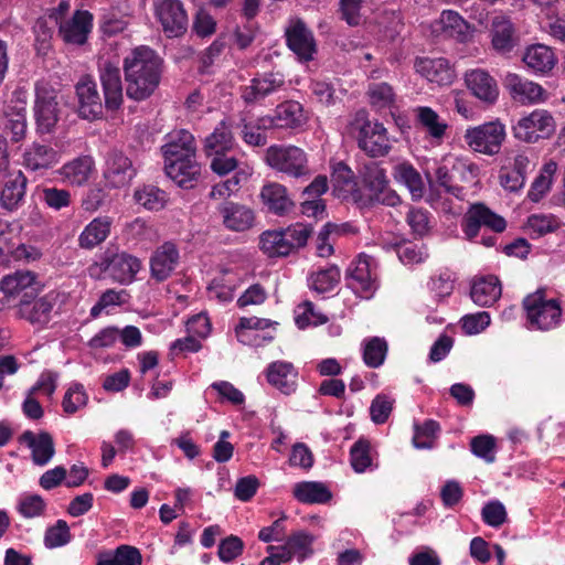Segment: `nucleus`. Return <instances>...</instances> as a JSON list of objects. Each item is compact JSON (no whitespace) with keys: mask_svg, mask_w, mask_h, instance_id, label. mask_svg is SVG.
Masks as SVG:
<instances>
[{"mask_svg":"<svg viewBox=\"0 0 565 565\" xmlns=\"http://www.w3.org/2000/svg\"><path fill=\"white\" fill-rule=\"evenodd\" d=\"M98 76L103 88L104 102L97 83L89 74L82 75L75 84L76 114L87 121L99 120L104 109L110 113L119 110L124 104V87L120 68L106 61L98 66Z\"/></svg>","mask_w":565,"mask_h":565,"instance_id":"nucleus-1","label":"nucleus"},{"mask_svg":"<svg viewBox=\"0 0 565 565\" xmlns=\"http://www.w3.org/2000/svg\"><path fill=\"white\" fill-rule=\"evenodd\" d=\"M126 95L135 102L151 97L160 85L163 60L151 47L140 45L124 57Z\"/></svg>","mask_w":565,"mask_h":565,"instance_id":"nucleus-2","label":"nucleus"},{"mask_svg":"<svg viewBox=\"0 0 565 565\" xmlns=\"http://www.w3.org/2000/svg\"><path fill=\"white\" fill-rule=\"evenodd\" d=\"M386 170L379 162L365 163L362 171V188L352 190V199L361 209L375 205L396 206L401 199L388 185Z\"/></svg>","mask_w":565,"mask_h":565,"instance_id":"nucleus-3","label":"nucleus"},{"mask_svg":"<svg viewBox=\"0 0 565 565\" xmlns=\"http://www.w3.org/2000/svg\"><path fill=\"white\" fill-rule=\"evenodd\" d=\"M142 268L139 257L120 249L117 245H109L98 255V259L88 267L90 277L106 275L119 285L128 286L137 279Z\"/></svg>","mask_w":565,"mask_h":565,"instance_id":"nucleus-4","label":"nucleus"},{"mask_svg":"<svg viewBox=\"0 0 565 565\" xmlns=\"http://www.w3.org/2000/svg\"><path fill=\"white\" fill-rule=\"evenodd\" d=\"M529 322L537 330L548 331L562 321V307L558 299H546L545 289L540 288L522 301Z\"/></svg>","mask_w":565,"mask_h":565,"instance_id":"nucleus-5","label":"nucleus"},{"mask_svg":"<svg viewBox=\"0 0 565 565\" xmlns=\"http://www.w3.org/2000/svg\"><path fill=\"white\" fill-rule=\"evenodd\" d=\"M266 163L292 178L310 175L307 153L296 146L273 145L265 153Z\"/></svg>","mask_w":565,"mask_h":565,"instance_id":"nucleus-6","label":"nucleus"},{"mask_svg":"<svg viewBox=\"0 0 565 565\" xmlns=\"http://www.w3.org/2000/svg\"><path fill=\"white\" fill-rule=\"evenodd\" d=\"M555 120L546 109H534L522 116L513 126V137L526 143H535L547 139L555 132Z\"/></svg>","mask_w":565,"mask_h":565,"instance_id":"nucleus-7","label":"nucleus"},{"mask_svg":"<svg viewBox=\"0 0 565 565\" xmlns=\"http://www.w3.org/2000/svg\"><path fill=\"white\" fill-rule=\"evenodd\" d=\"M355 122L359 127L358 146L371 158L385 157L391 150L387 130L382 122L370 121L364 110L358 111Z\"/></svg>","mask_w":565,"mask_h":565,"instance_id":"nucleus-8","label":"nucleus"},{"mask_svg":"<svg viewBox=\"0 0 565 565\" xmlns=\"http://www.w3.org/2000/svg\"><path fill=\"white\" fill-rule=\"evenodd\" d=\"M504 139L505 127L499 119L468 128L465 134L468 146L487 156L499 153Z\"/></svg>","mask_w":565,"mask_h":565,"instance_id":"nucleus-9","label":"nucleus"},{"mask_svg":"<svg viewBox=\"0 0 565 565\" xmlns=\"http://www.w3.org/2000/svg\"><path fill=\"white\" fill-rule=\"evenodd\" d=\"M306 122L303 106L297 100H285L275 107L273 114L257 118V129L298 130Z\"/></svg>","mask_w":565,"mask_h":565,"instance_id":"nucleus-10","label":"nucleus"},{"mask_svg":"<svg viewBox=\"0 0 565 565\" xmlns=\"http://www.w3.org/2000/svg\"><path fill=\"white\" fill-rule=\"evenodd\" d=\"M137 175L132 160L121 150L111 149L105 157L103 178L109 189L129 186Z\"/></svg>","mask_w":565,"mask_h":565,"instance_id":"nucleus-11","label":"nucleus"},{"mask_svg":"<svg viewBox=\"0 0 565 565\" xmlns=\"http://www.w3.org/2000/svg\"><path fill=\"white\" fill-rule=\"evenodd\" d=\"M154 15L167 38H180L189 28V18L180 0H159L154 4Z\"/></svg>","mask_w":565,"mask_h":565,"instance_id":"nucleus-12","label":"nucleus"},{"mask_svg":"<svg viewBox=\"0 0 565 565\" xmlns=\"http://www.w3.org/2000/svg\"><path fill=\"white\" fill-rule=\"evenodd\" d=\"M33 114L38 134L45 135L54 131L60 120V108L53 89L36 86Z\"/></svg>","mask_w":565,"mask_h":565,"instance_id":"nucleus-13","label":"nucleus"},{"mask_svg":"<svg viewBox=\"0 0 565 565\" xmlns=\"http://www.w3.org/2000/svg\"><path fill=\"white\" fill-rule=\"evenodd\" d=\"M372 258L365 254L359 255L345 271V285L358 297L370 299L377 289V282L371 269Z\"/></svg>","mask_w":565,"mask_h":565,"instance_id":"nucleus-14","label":"nucleus"},{"mask_svg":"<svg viewBox=\"0 0 565 565\" xmlns=\"http://www.w3.org/2000/svg\"><path fill=\"white\" fill-rule=\"evenodd\" d=\"M461 226L466 236L472 239L478 236L481 226H486L495 233H502L507 228V221L484 203L479 202L468 209Z\"/></svg>","mask_w":565,"mask_h":565,"instance_id":"nucleus-15","label":"nucleus"},{"mask_svg":"<svg viewBox=\"0 0 565 565\" xmlns=\"http://www.w3.org/2000/svg\"><path fill=\"white\" fill-rule=\"evenodd\" d=\"M43 287L38 275L30 270H17L13 274L6 275L0 280V290L4 296L19 298V300L39 296Z\"/></svg>","mask_w":565,"mask_h":565,"instance_id":"nucleus-16","label":"nucleus"},{"mask_svg":"<svg viewBox=\"0 0 565 565\" xmlns=\"http://www.w3.org/2000/svg\"><path fill=\"white\" fill-rule=\"evenodd\" d=\"M285 77L278 72L257 73L248 85L239 88L241 98L246 105H255L281 89Z\"/></svg>","mask_w":565,"mask_h":565,"instance_id":"nucleus-17","label":"nucleus"},{"mask_svg":"<svg viewBox=\"0 0 565 565\" xmlns=\"http://www.w3.org/2000/svg\"><path fill=\"white\" fill-rule=\"evenodd\" d=\"M58 295L50 291L42 297L35 296L26 300H19L18 313L20 318L25 319L31 324L45 327L51 318L52 311L57 302Z\"/></svg>","mask_w":565,"mask_h":565,"instance_id":"nucleus-18","label":"nucleus"},{"mask_svg":"<svg viewBox=\"0 0 565 565\" xmlns=\"http://www.w3.org/2000/svg\"><path fill=\"white\" fill-rule=\"evenodd\" d=\"M216 211L222 225L230 232L243 233L255 225L256 214L245 204L226 200L218 204Z\"/></svg>","mask_w":565,"mask_h":565,"instance_id":"nucleus-19","label":"nucleus"},{"mask_svg":"<svg viewBox=\"0 0 565 565\" xmlns=\"http://www.w3.org/2000/svg\"><path fill=\"white\" fill-rule=\"evenodd\" d=\"M164 166L171 162L196 157V143L194 136L186 129L171 131L166 136V142L161 146Z\"/></svg>","mask_w":565,"mask_h":565,"instance_id":"nucleus-20","label":"nucleus"},{"mask_svg":"<svg viewBox=\"0 0 565 565\" xmlns=\"http://www.w3.org/2000/svg\"><path fill=\"white\" fill-rule=\"evenodd\" d=\"M465 83L470 93L482 104L492 106L499 98V86L489 72L476 68L465 73Z\"/></svg>","mask_w":565,"mask_h":565,"instance_id":"nucleus-21","label":"nucleus"},{"mask_svg":"<svg viewBox=\"0 0 565 565\" xmlns=\"http://www.w3.org/2000/svg\"><path fill=\"white\" fill-rule=\"evenodd\" d=\"M489 32L492 49L501 55L510 54L519 45L520 38L516 29L507 15L493 17Z\"/></svg>","mask_w":565,"mask_h":565,"instance_id":"nucleus-22","label":"nucleus"},{"mask_svg":"<svg viewBox=\"0 0 565 565\" xmlns=\"http://www.w3.org/2000/svg\"><path fill=\"white\" fill-rule=\"evenodd\" d=\"M286 42L300 61L309 62L317 53V45L312 31L302 20H297L286 30Z\"/></svg>","mask_w":565,"mask_h":565,"instance_id":"nucleus-23","label":"nucleus"},{"mask_svg":"<svg viewBox=\"0 0 565 565\" xmlns=\"http://www.w3.org/2000/svg\"><path fill=\"white\" fill-rule=\"evenodd\" d=\"M93 14L87 10H76L72 19L60 23L58 34L67 44L83 45L93 29Z\"/></svg>","mask_w":565,"mask_h":565,"instance_id":"nucleus-24","label":"nucleus"},{"mask_svg":"<svg viewBox=\"0 0 565 565\" xmlns=\"http://www.w3.org/2000/svg\"><path fill=\"white\" fill-rule=\"evenodd\" d=\"M180 254L173 242H164L157 247L150 258V274L157 281L167 280L179 264Z\"/></svg>","mask_w":565,"mask_h":565,"instance_id":"nucleus-25","label":"nucleus"},{"mask_svg":"<svg viewBox=\"0 0 565 565\" xmlns=\"http://www.w3.org/2000/svg\"><path fill=\"white\" fill-rule=\"evenodd\" d=\"M415 70L428 82L436 83L439 86L450 85L456 78L454 67L444 57H417L415 60Z\"/></svg>","mask_w":565,"mask_h":565,"instance_id":"nucleus-26","label":"nucleus"},{"mask_svg":"<svg viewBox=\"0 0 565 565\" xmlns=\"http://www.w3.org/2000/svg\"><path fill=\"white\" fill-rule=\"evenodd\" d=\"M28 111L24 106H9L0 118V135L12 143L25 139L28 134Z\"/></svg>","mask_w":565,"mask_h":565,"instance_id":"nucleus-27","label":"nucleus"},{"mask_svg":"<svg viewBox=\"0 0 565 565\" xmlns=\"http://www.w3.org/2000/svg\"><path fill=\"white\" fill-rule=\"evenodd\" d=\"M167 175L182 189H193L201 178V164L196 157L186 158L164 166Z\"/></svg>","mask_w":565,"mask_h":565,"instance_id":"nucleus-28","label":"nucleus"},{"mask_svg":"<svg viewBox=\"0 0 565 565\" xmlns=\"http://www.w3.org/2000/svg\"><path fill=\"white\" fill-rule=\"evenodd\" d=\"M28 178L22 171L9 175L0 191V206L9 212L17 211L24 203Z\"/></svg>","mask_w":565,"mask_h":565,"instance_id":"nucleus-29","label":"nucleus"},{"mask_svg":"<svg viewBox=\"0 0 565 565\" xmlns=\"http://www.w3.org/2000/svg\"><path fill=\"white\" fill-rule=\"evenodd\" d=\"M297 377L298 371L290 362L275 361L266 369L268 383L285 395H290L296 392Z\"/></svg>","mask_w":565,"mask_h":565,"instance_id":"nucleus-30","label":"nucleus"},{"mask_svg":"<svg viewBox=\"0 0 565 565\" xmlns=\"http://www.w3.org/2000/svg\"><path fill=\"white\" fill-rule=\"evenodd\" d=\"M19 441L32 450L31 457L34 465H46L55 454L53 437L47 431H40L35 435L31 430H25L20 435Z\"/></svg>","mask_w":565,"mask_h":565,"instance_id":"nucleus-31","label":"nucleus"},{"mask_svg":"<svg viewBox=\"0 0 565 565\" xmlns=\"http://www.w3.org/2000/svg\"><path fill=\"white\" fill-rule=\"evenodd\" d=\"M94 169V158L89 154H82L64 163L57 173L70 185L83 186L88 182Z\"/></svg>","mask_w":565,"mask_h":565,"instance_id":"nucleus-32","label":"nucleus"},{"mask_svg":"<svg viewBox=\"0 0 565 565\" xmlns=\"http://www.w3.org/2000/svg\"><path fill=\"white\" fill-rule=\"evenodd\" d=\"M260 199L269 212L279 216L289 213L295 206L294 201L287 193L286 186L277 182H270L263 185L260 190Z\"/></svg>","mask_w":565,"mask_h":565,"instance_id":"nucleus-33","label":"nucleus"},{"mask_svg":"<svg viewBox=\"0 0 565 565\" xmlns=\"http://www.w3.org/2000/svg\"><path fill=\"white\" fill-rule=\"evenodd\" d=\"M501 282L497 276L489 275L473 280L470 297L480 307H491L501 297Z\"/></svg>","mask_w":565,"mask_h":565,"instance_id":"nucleus-34","label":"nucleus"},{"mask_svg":"<svg viewBox=\"0 0 565 565\" xmlns=\"http://www.w3.org/2000/svg\"><path fill=\"white\" fill-rule=\"evenodd\" d=\"M113 220L109 216H98L92 220L78 236V246L93 249L107 239L110 234Z\"/></svg>","mask_w":565,"mask_h":565,"instance_id":"nucleus-35","label":"nucleus"},{"mask_svg":"<svg viewBox=\"0 0 565 565\" xmlns=\"http://www.w3.org/2000/svg\"><path fill=\"white\" fill-rule=\"evenodd\" d=\"M58 152L47 145L33 143L23 154V164L31 171L47 170L58 162Z\"/></svg>","mask_w":565,"mask_h":565,"instance_id":"nucleus-36","label":"nucleus"},{"mask_svg":"<svg viewBox=\"0 0 565 565\" xmlns=\"http://www.w3.org/2000/svg\"><path fill=\"white\" fill-rule=\"evenodd\" d=\"M523 62L534 73L546 74L555 66L556 57L550 46L533 44L526 49Z\"/></svg>","mask_w":565,"mask_h":565,"instance_id":"nucleus-37","label":"nucleus"},{"mask_svg":"<svg viewBox=\"0 0 565 565\" xmlns=\"http://www.w3.org/2000/svg\"><path fill=\"white\" fill-rule=\"evenodd\" d=\"M294 497L301 503L322 504L332 499L329 488L319 481H301L294 488Z\"/></svg>","mask_w":565,"mask_h":565,"instance_id":"nucleus-38","label":"nucleus"},{"mask_svg":"<svg viewBox=\"0 0 565 565\" xmlns=\"http://www.w3.org/2000/svg\"><path fill=\"white\" fill-rule=\"evenodd\" d=\"M259 248L268 257H287L292 254L282 227L263 232L259 236Z\"/></svg>","mask_w":565,"mask_h":565,"instance_id":"nucleus-39","label":"nucleus"},{"mask_svg":"<svg viewBox=\"0 0 565 565\" xmlns=\"http://www.w3.org/2000/svg\"><path fill=\"white\" fill-rule=\"evenodd\" d=\"M235 146V139L225 120L218 122L213 132L205 138L204 152L207 157L212 154L228 152Z\"/></svg>","mask_w":565,"mask_h":565,"instance_id":"nucleus-40","label":"nucleus"},{"mask_svg":"<svg viewBox=\"0 0 565 565\" xmlns=\"http://www.w3.org/2000/svg\"><path fill=\"white\" fill-rule=\"evenodd\" d=\"M505 85L513 98L520 99L521 102H536L542 97L544 93V89L541 85L533 82L523 81L516 74H509L507 76Z\"/></svg>","mask_w":565,"mask_h":565,"instance_id":"nucleus-41","label":"nucleus"},{"mask_svg":"<svg viewBox=\"0 0 565 565\" xmlns=\"http://www.w3.org/2000/svg\"><path fill=\"white\" fill-rule=\"evenodd\" d=\"M417 120L431 139L437 141V143L441 142L448 125L444 120H440L439 115L433 108L427 106L418 107Z\"/></svg>","mask_w":565,"mask_h":565,"instance_id":"nucleus-42","label":"nucleus"},{"mask_svg":"<svg viewBox=\"0 0 565 565\" xmlns=\"http://www.w3.org/2000/svg\"><path fill=\"white\" fill-rule=\"evenodd\" d=\"M341 271L338 266L330 265L312 273L309 277V287L318 294L331 291L339 282Z\"/></svg>","mask_w":565,"mask_h":565,"instance_id":"nucleus-43","label":"nucleus"},{"mask_svg":"<svg viewBox=\"0 0 565 565\" xmlns=\"http://www.w3.org/2000/svg\"><path fill=\"white\" fill-rule=\"evenodd\" d=\"M395 179L404 183L414 200L424 195L425 185L420 173L411 163H401L396 167Z\"/></svg>","mask_w":565,"mask_h":565,"instance_id":"nucleus-44","label":"nucleus"},{"mask_svg":"<svg viewBox=\"0 0 565 565\" xmlns=\"http://www.w3.org/2000/svg\"><path fill=\"white\" fill-rule=\"evenodd\" d=\"M439 431L440 425L435 419H426L423 424H415L413 446L416 449H433Z\"/></svg>","mask_w":565,"mask_h":565,"instance_id":"nucleus-45","label":"nucleus"},{"mask_svg":"<svg viewBox=\"0 0 565 565\" xmlns=\"http://www.w3.org/2000/svg\"><path fill=\"white\" fill-rule=\"evenodd\" d=\"M135 201L149 211H159L167 203V194L156 185H143L134 193Z\"/></svg>","mask_w":565,"mask_h":565,"instance_id":"nucleus-46","label":"nucleus"},{"mask_svg":"<svg viewBox=\"0 0 565 565\" xmlns=\"http://www.w3.org/2000/svg\"><path fill=\"white\" fill-rule=\"evenodd\" d=\"M387 350V342L384 338L373 337L365 341L363 348V362L369 367H380L385 361Z\"/></svg>","mask_w":565,"mask_h":565,"instance_id":"nucleus-47","label":"nucleus"},{"mask_svg":"<svg viewBox=\"0 0 565 565\" xmlns=\"http://www.w3.org/2000/svg\"><path fill=\"white\" fill-rule=\"evenodd\" d=\"M72 533L65 520H57L53 525L46 527L43 543L49 550L67 545L72 541Z\"/></svg>","mask_w":565,"mask_h":565,"instance_id":"nucleus-48","label":"nucleus"},{"mask_svg":"<svg viewBox=\"0 0 565 565\" xmlns=\"http://www.w3.org/2000/svg\"><path fill=\"white\" fill-rule=\"evenodd\" d=\"M350 463L358 473H363L372 466L371 444L366 438L360 437L352 445L350 449Z\"/></svg>","mask_w":565,"mask_h":565,"instance_id":"nucleus-49","label":"nucleus"},{"mask_svg":"<svg viewBox=\"0 0 565 565\" xmlns=\"http://www.w3.org/2000/svg\"><path fill=\"white\" fill-rule=\"evenodd\" d=\"M282 230L292 253L306 247L309 238L313 234V225L310 223L297 222L287 227H282Z\"/></svg>","mask_w":565,"mask_h":565,"instance_id":"nucleus-50","label":"nucleus"},{"mask_svg":"<svg viewBox=\"0 0 565 565\" xmlns=\"http://www.w3.org/2000/svg\"><path fill=\"white\" fill-rule=\"evenodd\" d=\"M559 226L561 223L554 215L532 214L526 221V227L532 238H539L548 233H554Z\"/></svg>","mask_w":565,"mask_h":565,"instance_id":"nucleus-51","label":"nucleus"},{"mask_svg":"<svg viewBox=\"0 0 565 565\" xmlns=\"http://www.w3.org/2000/svg\"><path fill=\"white\" fill-rule=\"evenodd\" d=\"M286 542L300 563L313 554L312 544L315 542V536L306 531H296L291 533Z\"/></svg>","mask_w":565,"mask_h":565,"instance_id":"nucleus-52","label":"nucleus"},{"mask_svg":"<svg viewBox=\"0 0 565 565\" xmlns=\"http://www.w3.org/2000/svg\"><path fill=\"white\" fill-rule=\"evenodd\" d=\"M88 402V395L81 383H73L67 388L63 401L62 407L63 411L68 414H75L78 409L86 406Z\"/></svg>","mask_w":565,"mask_h":565,"instance_id":"nucleus-53","label":"nucleus"},{"mask_svg":"<svg viewBox=\"0 0 565 565\" xmlns=\"http://www.w3.org/2000/svg\"><path fill=\"white\" fill-rule=\"evenodd\" d=\"M355 177L351 168L343 161L332 166L331 182L335 190L350 191L358 188L354 181Z\"/></svg>","mask_w":565,"mask_h":565,"instance_id":"nucleus-54","label":"nucleus"},{"mask_svg":"<svg viewBox=\"0 0 565 565\" xmlns=\"http://www.w3.org/2000/svg\"><path fill=\"white\" fill-rule=\"evenodd\" d=\"M406 222L415 236H426L430 226V213L423 207H411L406 214Z\"/></svg>","mask_w":565,"mask_h":565,"instance_id":"nucleus-55","label":"nucleus"},{"mask_svg":"<svg viewBox=\"0 0 565 565\" xmlns=\"http://www.w3.org/2000/svg\"><path fill=\"white\" fill-rule=\"evenodd\" d=\"M245 544L241 537L231 534L218 543L217 556L223 563H232L242 555Z\"/></svg>","mask_w":565,"mask_h":565,"instance_id":"nucleus-56","label":"nucleus"},{"mask_svg":"<svg viewBox=\"0 0 565 565\" xmlns=\"http://www.w3.org/2000/svg\"><path fill=\"white\" fill-rule=\"evenodd\" d=\"M456 277L448 269L440 271L437 276H433L428 282V287L438 300L449 297L455 287Z\"/></svg>","mask_w":565,"mask_h":565,"instance_id":"nucleus-57","label":"nucleus"},{"mask_svg":"<svg viewBox=\"0 0 565 565\" xmlns=\"http://www.w3.org/2000/svg\"><path fill=\"white\" fill-rule=\"evenodd\" d=\"M367 95L370 103L379 108H386L394 104L395 94L393 87L385 83H375L370 85Z\"/></svg>","mask_w":565,"mask_h":565,"instance_id":"nucleus-58","label":"nucleus"},{"mask_svg":"<svg viewBox=\"0 0 565 565\" xmlns=\"http://www.w3.org/2000/svg\"><path fill=\"white\" fill-rule=\"evenodd\" d=\"M277 322L265 318L258 317H242L238 324L235 327V333L238 341H247L246 335H252V332L265 330Z\"/></svg>","mask_w":565,"mask_h":565,"instance_id":"nucleus-59","label":"nucleus"},{"mask_svg":"<svg viewBox=\"0 0 565 565\" xmlns=\"http://www.w3.org/2000/svg\"><path fill=\"white\" fill-rule=\"evenodd\" d=\"M216 20L205 10L199 9L192 21V32L201 39L209 38L216 32Z\"/></svg>","mask_w":565,"mask_h":565,"instance_id":"nucleus-60","label":"nucleus"},{"mask_svg":"<svg viewBox=\"0 0 565 565\" xmlns=\"http://www.w3.org/2000/svg\"><path fill=\"white\" fill-rule=\"evenodd\" d=\"M470 449L475 456L484 459L487 462H493L495 459V438L491 435L476 436L470 441Z\"/></svg>","mask_w":565,"mask_h":565,"instance_id":"nucleus-61","label":"nucleus"},{"mask_svg":"<svg viewBox=\"0 0 565 565\" xmlns=\"http://www.w3.org/2000/svg\"><path fill=\"white\" fill-rule=\"evenodd\" d=\"M393 411V401L384 395L377 394L370 406V416L374 424L381 425L387 422Z\"/></svg>","mask_w":565,"mask_h":565,"instance_id":"nucleus-62","label":"nucleus"},{"mask_svg":"<svg viewBox=\"0 0 565 565\" xmlns=\"http://www.w3.org/2000/svg\"><path fill=\"white\" fill-rule=\"evenodd\" d=\"M482 521L492 527H500L507 521V510L502 502L493 500L481 510Z\"/></svg>","mask_w":565,"mask_h":565,"instance_id":"nucleus-63","label":"nucleus"},{"mask_svg":"<svg viewBox=\"0 0 565 565\" xmlns=\"http://www.w3.org/2000/svg\"><path fill=\"white\" fill-rule=\"evenodd\" d=\"M41 199L49 207L58 211L71 204V192L55 186L44 188Z\"/></svg>","mask_w":565,"mask_h":565,"instance_id":"nucleus-64","label":"nucleus"}]
</instances>
